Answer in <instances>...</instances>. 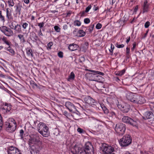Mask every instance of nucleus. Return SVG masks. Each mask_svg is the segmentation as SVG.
I'll return each instance as SVG.
<instances>
[{"label":"nucleus","mask_w":154,"mask_h":154,"mask_svg":"<svg viewBox=\"0 0 154 154\" xmlns=\"http://www.w3.org/2000/svg\"><path fill=\"white\" fill-rule=\"evenodd\" d=\"M37 129L38 132L43 136L48 137L50 132L48 127L44 123L40 122L37 126Z\"/></svg>","instance_id":"obj_1"},{"label":"nucleus","mask_w":154,"mask_h":154,"mask_svg":"<svg viewBox=\"0 0 154 154\" xmlns=\"http://www.w3.org/2000/svg\"><path fill=\"white\" fill-rule=\"evenodd\" d=\"M5 126L7 131L12 132L16 129L17 123L14 119L11 118L9 119L5 122Z\"/></svg>","instance_id":"obj_2"},{"label":"nucleus","mask_w":154,"mask_h":154,"mask_svg":"<svg viewBox=\"0 0 154 154\" xmlns=\"http://www.w3.org/2000/svg\"><path fill=\"white\" fill-rule=\"evenodd\" d=\"M123 122L129 124L136 128H138L140 121L137 119H132L128 116L123 117L122 119Z\"/></svg>","instance_id":"obj_3"},{"label":"nucleus","mask_w":154,"mask_h":154,"mask_svg":"<svg viewBox=\"0 0 154 154\" xmlns=\"http://www.w3.org/2000/svg\"><path fill=\"white\" fill-rule=\"evenodd\" d=\"M31 138L30 142L34 144L35 146H38L39 148H42V143L40 140L39 134L37 133H35L33 134Z\"/></svg>","instance_id":"obj_4"},{"label":"nucleus","mask_w":154,"mask_h":154,"mask_svg":"<svg viewBox=\"0 0 154 154\" xmlns=\"http://www.w3.org/2000/svg\"><path fill=\"white\" fill-rule=\"evenodd\" d=\"M131 136L129 135H126L120 140L119 143L121 146H126L131 143Z\"/></svg>","instance_id":"obj_5"},{"label":"nucleus","mask_w":154,"mask_h":154,"mask_svg":"<svg viewBox=\"0 0 154 154\" xmlns=\"http://www.w3.org/2000/svg\"><path fill=\"white\" fill-rule=\"evenodd\" d=\"M114 150L113 147L105 143L102 144L100 147V151L104 153V154H115L112 153Z\"/></svg>","instance_id":"obj_6"},{"label":"nucleus","mask_w":154,"mask_h":154,"mask_svg":"<svg viewBox=\"0 0 154 154\" xmlns=\"http://www.w3.org/2000/svg\"><path fill=\"white\" fill-rule=\"evenodd\" d=\"M115 129L116 132L119 135H123L126 130L125 125L122 123H118L116 125Z\"/></svg>","instance_id":"obj_7"},{"label":"nucleus","mask_w":154,"mask_h":154,"mask_svg":"<svg viewBox=\"0 0 154 154\" xmlns=\"http://www.w3.org/2000/svg\"><path fill=\"white\" fill-rule=\"evenodd\" d=\"M126 97L131 102L135 103H137L138 97L139 95L132 92L128 93L126 94Z\"/></svg>","instance_id":"obj_8"},{"label":"nucleus","mask_w":154,"mask_h":154,"mask_svg":"<svg viewBox=\"0 0 154 154\" xmlns=\"http://www.w3.org/2000/svg\"><path fill=\"white\" fill-rule=\"evenodd\" d=\"M0 30L4 34L10 37L13 35V32L11 29L5 26L0 27Z\"/></svg>","instance_id":"obj_9"},{"label":"nucleus","mask_w":154,"mask_h":154,"mask_svg":"<svg viewBox=\"0 0 154 154\" xmlns=\"http://www.w3.org/2000/svg\"><path fill=\"white\" fill-rule=\"evenodd\" d=\"M7 152L8 154H22L20 150L17 148L12 146L8 148Z\"/></svg>","instance_id":"obj_10"},{"label":"nucleus","mask_w":154,"mask_h":154,"mask_svg":"<svg viewBox=\"0 0 154 154\" xmlns=\"http://www.w3.org/2000/svg\"><path fill=\"white\" fill-rule=\"evenodd\" d=\"M85 148L88 154H94L93 147L91 143L89 142H86L85 144Z\"/></svg>","instance_id":"obj_11"},{"label":"nucleus","mask_w":154,"mask_h":154,"mask_svg":"<svg viewBox=\"0 0 154 154\" xmlns=\"http://www.w3.org/2000/svg\"><path fill=\"white\" fill-rule=\"evenodd\" d=\"M65 106L71 112H74L76 111L77 107L71 102L68 101L65 103Z\"/></svg>","instance_id":"obj_12"},{"label":"nucleus","mask_w":154,"mask_h":154,"mask_svg":"<svg viewBox=\"0 0 154 154\" xmlns=\"http://www.w3.org/2000/svg\"><path fill=\"white\" fill-rule=\"evenodd\" d=\"M142 13L144 14L148 12L150 9L149 4L148 3L147 0H145L142 6Z\"/></svg>","instance_id":"obj_13"},{"label":"nucleus","mask_w":154,"mask_h":154,"mask_svg":"<svg viewBox=\"0 0 154 154\" xmlns=\"http://www.w3.org/2000/svg\"><path fill=\"white\" fill-rule=\"evenodd\" d=\"M73 149L75 150V153L76 154H87V152L83 148H79L75 145Z\"/></svg>","instance_id":"obj_14"},{"label":"nucleus","mask_w":154,"mask_h":154,"mask_svg":"<svg viewBox=\"0 0 154 154\" xmlns=\"http://www.w3.org/2000/svg\"><path fill=\"white\" fill-rule=\"evenodd\" d=\"M84 100L86 103L91 105H96L97 103L96 101L90 96L85 97Z\"/></svg>","instance_id":"obj_15"},{"label":"nucleus","mask_w":154,"mask_h":154,"mask_svg":"<svg viewBox=\"0 0 154 154\" xmlns=\"http://www.w3.org/2000/svg\"><path fill=\"white\" fill-rule=\"evenodd\" d=\"M86 71H88L90 72H93L95 73V74L94 73H89L88 74L90 75V76L93 77H101L99 75H98L96 74H98L99 75H104V73L102 72H101L100 71H95V70H90V69H87L86 70Z\"/></svg>","instance_id":"obj_16"},{"label":"nucleus","mask_w":154,"mask_h":154,"mask_svg":"<svg viewBox=\"0 0 154 154\" xmlns=\"http://www.w3.org/2000/svg\"><path fill=\"white\" fill-rule=\"evenodd\" d=\"M11 109V105L7 103H5L3 106L1 107V110L4 113H6L10 112Z\"/></svg>","instance_id":"obj_17"},{"label":"nucleus","mask_w":154,"mask_h":154,"mask_svg":"<svg viewBox=\"0 0 154 154\" xmlns=\"http://www.w3.org/2000/svg\"><path fill=\"white\" fill-rule=\"evenodd\" d=\"M118 106L123 112H127L129 110V106L125 105L122 106L121 104H118Z\"/></svg>","instance_id":"obj_18"},{"label":"nucleus","mask_w":154,"mask_h":154,"mask_svg":"<svg viewBox=\"0 0 154 154\" xmlns=\"http://www.w3.org/2000/svg\"><path fill=\"white\" fill-rule=\"evenodd\" d=\"M153 116V113L151 112H146L144 113L143 118L144 119H147L152 118Z\"/></svg>","instance_id":"obj_19"},{"label":"nucleus","mask_w":154,"mask_h":154,"mask_svg":"<svg viewBox=\"0 0 154 154\" xmlns=\"http://www.w3.org/2000/svg\"><path fill=\"white\" fill-rule=\"evenodd\" d=\"M6 17L9 20H12L13 17L12 14V11L11 9L9 8H7L6 9Z\"/></svg>","instance_id":"obj_20"},{"label":"nucleus","mask_w":154,"mask_h":154,"mask_svg":"<svg viewBox=\"0 0 154 154\" xmlns=\"http://www.w3.org/2000/svg\"><path fill=\"white\" fill-rule=\"evenodd\" d=\"M35 149L32 148L30 150L31 154H37L42 148H39L38 146H35Z\"/></svg>","instance_id":"obj_21"},{"label":"nucleus","mask_w":154,"mask_h":154,"mask_svg":"<svg viewBox=\"0 0 154 154\" xmlns=\"http://www.w3.org/2000/svg\"><path fill=\"white\" fill-rule=\"evenodd\" d=\"M14 30H15V33H19L22 32L21 26L19 24H17L15 26Z\"/></svg>","instance_id":"obj_22"},{"label":"nucleus","mask_w":154,"mask_h":154,"mask_svg":"<svg viewBox=\"0 0 154 154\" xmlns=\"http://www.w3.org/2000/svg\"><path fill=\"white\" fill-rule=\"evenodd\" d=\"M72 112L73 113V114L72 115V116L73 117L74 119L77 120L79 119L80 116V113L77 110V109H76V111L74 112Z\"/></svg>","instance_id":"obj_23"},{"label":"nucleus","mask_w":154,"mask_h":154,"mask_svg":"<svg viewBox=\"0 0 154 154\" xmlns=\"http://www.w3.org/2000/svg\"><path fill=\"white\" fill-rule=\"evenodd\" d=\"M78 48V46L75 44H70L68 47V48L71 51L76 50Z\"/></svg>","instance_id":"obj_24"},{"label":"nucleus","mask_w":154,"mask_h":154,"mask_svg":"<svg viewBox=\"0 0 154 154\" xmlns=\"http://www.w3.org/2000/svg\"><path fill=\"white\" fill-rule=\"evenodd\" d=\"M146 102V100L145 98L139 95V97H138L137 103L139 104H143Z\"/></svg>","instance_id":"obj_25"},{"label":"nucleus","mask_w":154,"mask_h":154,"mask_svg":"<svg viewBox=\"0 0 154 154\" xmlns=\"http://www.w3.org/2000/svg\"><path fill=\"white\" fill-rule=\"evenodd\" d=\"M85 32L82 30H80L78 31L76 36L78 37H82L85 35Z\"/></svg>","instance_id":"obj_26"},{"label":"nucleus","mask_w":154,"mask_h":154,"mask_svg":"<svg viewBox=\"0 0 154 154\" xmlns=\"http://www.w3.org/2000/svg\"><path fill=\"white\" fill-rule=\"evenodd\" d=\"M75 78V75L74 73L73 72H71L67 79V80L69 82H71Z\"/></svg>","instance_id":"obj_27"},{"label":"nucleus","mask_w":154,"mask_h":154,"mask_svg":"<svg viewBox=\"0 0 154 154\" xmlns=\"http://www.w3.org/2000/svg\"><path fill=\"white\" fill-rule=\"evenodd\" d=\"M6 50L7 51H9L10 52L9 54L11 56H13L14 55L15 53V51L13 49L11 48L10 46L7 48Z\"/></svg>","instance_id":"obj_28"},{"label":"nucleus","mask_w":154,"mask_h":154,"mask_svg":"<svg viewBox=\"0 0 154 154\" xmlns=\"http://www.w3.org/2000/svg\"><path fill=\"white\" fill-rule=\"evenodd\" d=\"M22 7V6L20 4H18V5L15 6V11L16 12V14H18L19 15L20 14V11Z\"/></svg>","instance_id":"obj_29"},{"label":"nucleus","mask_w":154,"mask_h":154,"mask_svg":"<svg viewBox=\"0 0 154 154\" xmlns=\"http://www.w3.org/2000/svg\"><path fill=\"white\" fill-rule=\"evenodd\" d=\"M32 49L30 48H27L26 49V53L28 55V56L29 57H30L31 58L32 57H33V55L32 54Z\"/></svg>","instance_id":"obj_30"},{"label":"nucleus","mask_w":154,"mask_h":154,"mask_svg":"<svg viewBox=\"0 0 154 154\" xmlns=\"http://www.w3.org/2000/svg\"><path fill=\"white\" fill-rule=\"evenodd\" d=\"M125 69L120 71H116L115 72L116 74L119 76H121L123 75L125 72Z\"/></svg>","instance_id":"obj_31"},{"label":"nucleus","mask_w":154,"mask_h":154,"mask_svg":"<svg viewBox=\"0 0 154 154\" xmlns=\"http://www.w3.org/2000/svg\"><path fill=\"white\" fill-rule=\"evenodd\" d=\"M17 36L18 37L21 42L24 43L25 42L24 37L23 35L19 34Z\"/></svg>","instance_id":"obj_32"},{"label":"nucleus","mask_w":154,"mask_h":154,"mask_svg":"<svg viewBox=\"0 0 154 154\" xmlns=\"http://www.w3.org/2000/svg\"><path fill=\"white\" fill-rule=\"evenodd\" d=\"M30 85L33 88H38V86L36 83L33 81H31L30 82Z\"/></svg>","instance_id":"obj_33"},{"label":"nucleus","mask_w":154,"mask_h":154,"mask_svg":"<svg viewBox=\"0 0 154 154\" xmlns=\"http://www.w3.org/2000/svg\"><path fill=\"white\" fill-rule=\"evenodd\" d=\"M5 2L3 0H0V7L2 8V10L5 11L4 9V4Z\"/></svg>","instance_id":"obj_34"},{"label":"nucleus","mask_w":154,"mask_h":154,"mask_svg":"<svg viewBox=\"0 0 154 154\" xmlns=\"http://www.w3.org/2000/svg\"><path fill=\"white\" fill-rule=\"evenodd\" d=\"M8 6L10 7H13L14 5V3L13 0H9L8 1Z\"/></svg>","instance_id":"obj_35"},{"label":"nucleus","mask_w":154,"mask_h":154,"mask_svg":"<svg viewBox=\"0 0 154 154\" xmlns=\"http://www.w3.org/2000/svg\"><path fill=\"white\" fill-rule=\"evenodd\" d=\"M151 110L154 112V102H151L149 104Z\"/></svg>","instance_id":"obj_36"},{"label":"nucleus","mask_w":154,"mask_h":154,"mask_svg":"<svg viewBox=\"0 0 154 154\" xmlns=\"http://www.w3.org/2000/svg\"><path fill=\"white\" fill-rule=\"evenodd\" d=\"M81 22L78 20H75L74 22V25L75 26H80L81 25Z\"/></svg>","instance_id":"obj_37"},{"label":"nucleus","mask_w":154,"mask_h":154,"mask_svg":"<svg viewBox=\"0 0 154 154\" xmlns=\"http://www.w3.org/2000/svg\"><path fill=\"white\" fill-rule=\"evenodd\" d=\"M53 42H49L47 45V49L50 50L51 49V46L53 45Z\"/></svg>","instance_id":"obj_38"},{"label":"nucleus","mask_w":154,"mask_h":154,"mask_svg":"<svg viewBox=\"0 0 154 154\" xmlns=\"http://www.w3.org/2000/svg\"><path fill=\"white\" fill-rule=\"evenodd\" d=\"M94 26V24L91 25L89 26V29H88V30L90 33L93 30Z\"/></svg>","instance_id":"obj_39"},{"label":"nucleus","mask_w":154,"mask_h":154,"mask_svg":"<svg viewBox=\"0 0 154 154\" xmlns=\"http://www.w3.org/2000/svg\"><path fill=\"white\" fill-rule=\"evenodd\" d=\"M55 30L57 32H59L60 31V28L57 26H55L54 27Z\"/></svg>","instance_id":"obj_40"},{"label":"nucleus","mask_w":154,"mask_h":154,"mask_svg":"<svg viewBox=\"0 0 154 154\" xmlns=\"http://www.w3.org/2000/svg\"><path fill=\"white\" fill-rule=\"evenodd\" d=\"M102 109L104 112V113L107 114L109 113V110L105 106L103 107Z\"/></svg>","instance_id":"obj_41"},{"label":"nucleus","mask_w":154,"mask_h":154,"mask_svg":"<svg viewBox=\"0 0 154 154\" xmlns=\"http://www.w3.org/2000/svg\"><path fill=\"white\" fill-rule=\"evenodd\" d=\"M116 46L118 48H123L124 47V45L123 44L120 45L117 43L116 45Z\"/></svg>","instance_id":"obj_42"},{"label":"nucleus","mask_w":154,"mask_h":154,"mask_svg":"<svg viewBox=\"0 0 154 154\" xmlns=\"http://www.w3.org/2000/svg\"><path fill=\"white\" fill-rule=\"evenodd\" d=\"M28 24L27 23L25 22L22 25V27L24 29H26L28 27Z\"/></svg>","instance_id":"obj_43"},{"label":"nucleus","mask_w":154,"mask_h":154,"mask_svg":"<svg viewBox=\"0 0 154 154\" xmlns=\"http://www.w3.org/2000/svg\"><path fill=\"white\" fill-rule=\"evenodd\" d=\"M38 26L39 27L40 29L43 27L44 25V23L43 22H41L38 23Z\"/></svg>","instance_id":"obj_44"},{"label":"nucleus","mask_w":154,"mask_h":154,"mask_svg":"<svg viewBox=\"0 0 154 154\" xmlns=\"http://www.w3.org/2000/svg\"><path fill=\"white\" fill-rule=\"evenodd\" d=\"M102 25L100 23H98L96 26V28L97 29H100L101 28Z\"/></svg>","instance_id":"obj_45"},{"label":"nucleus","mask_w":154,"mask_h":154,"mask_svg":"<svg viewBox=\"0 0 154 154\" xmlns=\"http://www.w3.org/2000/svg\"><path fill=\"white\" fill-rule=\"evenodd\" d=\"M20 137L23 138V134L24 133V131L23 129H21L20 131Z\"/></svg>","instance_id":"obj_46"},{"label":"nucleus","mask_w":154,"mask_h":154,"mask_svg":"<svg viewBox=\"0 0 154 154\" xmlns=\"http://www.w3.org/2000/svg\"><path fill=\"white\" fill-rule=\"evenodd\" d=\"M3 125V122H2L1 115H0V130L2 129Z\"/></svg>","instance_id":"obj_47"},{"label":"nucleus","mask_w":154,"mask_h":154,"mask_svg":"<svg viewBox=\"0 0 154 154\" xmlns=\"http://www.w3.org/2000/svg\"><path fill=\"white\" fill-rule=\"evenodd\" d=\"M150 25V22L149 21H147L144 24V27L146 28H148Z\"/></svg>","instance_id":"obj_48"},{"label":"nucleus","mask_w":154,"mask_h":154,"mask_svg":"<svg viewBox=\"0 0 154 154\" xmlns=\"http://www.w3.org/2000/svg\"><path fill=\"white\" fill-rule=\"evenodd\" d=\"M58 55L60 58H62L63 57V53L61 51L59 52L58 53Z\"/></svg>","instance_id":"obj_49"},{"label":"nucleus","mask_w":154,"mask_h":154,"mask_svg":"<svg viewBox=\"0 0 154 154\" xmlns=\"http://www.w3.org/2000/svg\"><path fill=\"white\" fill-rule=\"evenodd\" d=\"M91 5H89L85 9V12L86 13L88 12L90 10L91 8Z\"/></svg>","instance_id":"obj_50"},{"label":"nucleus","mask_w":154,"mask_h":154,"mask_svg":"<svg viewBox=\"0 0 154 154\" xmlns=\"http://www.w3.org/2000/svg\"><path fill=\"white\" fill-rule=\"evenodd\" d=\"M84 22L85 23L88 24L90 22V20L89 18H85L84 20Z\"/></svg>","instance_id":"obj_51"},{"label":"nucleus","mask_w":154,"mask_h":154,"mask_svg":"<svg viewBox=\"0 0 154 154\" xmlns=\"http://www.w3.org/2000/svg\"><path fill=\"white\" fill-rule=\"evenodd\" d=\"M72 12L71 11H67L66 12V16L67 17H69L71 14L72 13Z\"/></svg>","instance_id":"obj_52"},{"label":"nucleus","mask_w":154,"mask_h":154,"mask_svg":"<svg viewBox=\"0 0 154 154\" xmlns=\"http://www.w3.org/2000/svg\"><path fill=\"white\" fill-rule=\"evenodd\" d=\"M13 24L14 23L13 22L11 23L10 24L9 27L11 29H14L15 26H14Z\"/></svg>","instance_id":"obj_53"},{"label":"nucleus","mask_w":154,"mask_h":154,"mask_svg":"<svg viewBox=\"0 0 154 154\" xmlns=\"http://www.w3.org/2000/svg\"><path fill=\"white\" fill-rule=\"evenodd\" d=\"M77 131L79 133H82L83 132V130L80 128H78L77 129Z\"/></svg>","instance_id":"obj_54"},{"label":"nucleus","mask_w":154,"mask_h":154,"mask_svg":"<svg viewBox=\"0 0 154 154\" xmlns=\"http://www.w3.org/2000/svg\"><path fill=\"white\" fill-rule=\"evenodd\" d=\"M130 49L129 48L127 47L126 49V53L127 56L129 55L130 53Z\"/></svg>","instance_id":"obj_55"},{"label":"nucleus","mask_w":154,"mask_h":154,"mask_svg":"<svg viewBox=\"0 0 154 154\" xmlns=\"http://www.w3.org/2000/svg\"><path fill=\"white\" fill-rule=\"evenodd\" d=\"M0 19L1 20L3 21V22H4L5 21V19L4 16H3L2 15H0Z\"/></svg>","instance_id":"obj_56"},{"label":"nucleus","mask_w":154,"mask_h":154,"mask_svg":"<svg viewBox=\"0 0 154 154\" xmlns=\"http://www.w3.org/2000/svg\"><path fill=\"white\" fill-rule=\"evenodd\" d=\"M115 115V113L113 112H110L109 113V116L111 117H113Z\"/></svg>","instance_id":"obj_57"},{"label":"nucleus","mask_w":154,"mask_h":154,"mask_svg":"<svg viewBox=\"0 0 154 154\" xmlns=\"http://www.w3.org/2000/svg\"><path fill=\"white\" fill-rule=\"evenodd\" d=\"M69 2H68L67 0H65V2L64 3V5L66 6H69Z\"/></svg>","instance_id":"obj_58"},{"label":"nucleus","mask_w":154,"mask_h":154,"mask_svg":"<svg viewBox=\"0 0 154 154\" xmlns=\"http://www.w3.org/2000/svg\"><path fill=\"white\" fill-rule=\"evenodd\" d=\"M136 45V44L135 43H133V47L132 48H131V49L132 51H134Z\"/></svg>","instance_id":"obj_59"},{"label":"nucleus","mask_w":154,"mask_h":154,"mask_svg":"<svg viewBox=\"0 0 154 154\" xmlns=\"http://www.w3.org/2000/svg\"><path fill=\"white\" fill-rule=\"evenodd\" d=\"M2 41L4 42V43H5L8 40H7L6 38V37H3L2 38Z\"/></svg>","instance_id":"obj_60"},{"label":"nucleus","mask_w":154,"mask_h":154,"mask_svg":"<svg viewBox=\"0 0 154 154\" xmlns=\"http://www.w3.org/2000/svg\"><path fill=\"white\" fill-rule=\"evenodd\" d=\"M68 26L66 24L64 25L63 26V28L64 30H66L68 28Z\"/></svg>","instance_id":"obj_61"},{"label":"nucleus","mask_w":154,"mask_h":154,"mask_svg":"<svg viewBox=\"0 0 154 154\" xmlns=\"http://www.w3.org/2000/svg\"><path fill=\"white\" fill-rule=\"evenodd\" d=\"M130 40V36L126 38V42L128 43Z\"/></svg>","instance_id":"obj_62"},{"label":"nucleus","mask_w":154,"mask_h":154,"mask_svg":"<svg viewBox=\"0 0 154 154\" xmlns=\"http://www.w3.org/2000/svg\"><path fill=\"white\" fill-rule=\"evenodd\" d=\"M138 9V5H137L134 9V11L136 12Z\"/></svg>","instance_id":"obj_63"},{"label":"nucleus","mask_w":154,"mask_h":154,"mask_svg":"<svg viewBox=\"0 0 154 154\" xmlns=\"http://www.w3.org/2000/svg\"><path fill=\"white\" fill-rule=\"evenodd\" d=\"M109 1L110 4L112 5L115 2V0H109Z\"/></svg>","instance_id":"obj_64"}]
</instances>
